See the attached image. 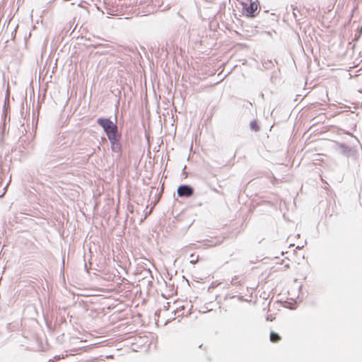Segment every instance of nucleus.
<instances>
[{
	"mask_svg": "<svg viewBox=\"0 0 362 362\" xmlns=\"http://www.w3.org/2000/svg\"><path fill=\"white\" fill-rule=\"evenodd\" d=\"M98 123L104 129L109 139H115L120 136L117 132V127L111 120L106 118H99Z\"/></svg>",
	"mask_w": 362,
	"mask_h": 362,
	"instance_id": "obj_1",
	"label": "nucleus"
},
{
	"mask_svg": "<svg viewBox=\"0 0 362 362\" xmlns=\"http://www.w3.org/2000/svg\"><path fill=\"white\" fill-rule=\"evenodd\" d=\"M186 304L182 300H176L173 303V312L175 317H180L189 314V310H186Z\"/></svg>",
	"mask_w": 362,
	"mask_h": 362,
	"instance_id": "obj_2",
	"label": "nucleus"
},
{
	"mask_svg": "<svg viewBox=\"0 0 362 362\" xmlns=\"http://www.w3.org/2000/svg\"><path fill=\"white\" fill-rule=\"evenodd\" d=\"M258 4L255 1L251 2L249 6L247 4H243V14L248 18L255 16V12L258 8Z\"/></svg>",
	"mask_w": 362,
	"mask_h": 362,
	"instance_id": "obj_3",
	"label": "nucleus"
},
{
	"mask_svg": "<svg viewBox=\"0 0 362 362\" xmlns=\"http://www.w3.org/2000/svg\"><path fill=\"white\" fill-rule=\"evenodd\" d=\"M194 248V247L193 245H189L184 247L182 249V253L184 255H189V262L193 264L198 262L199 257L196 252H192Z\"/></svg>",
	"mask_w": 362,
	"mask_h": 362,
	"instance_id": "obj_4",
	"label": "nucleus"
},
{
	"mask_svg": "<svg viewBox=\"0 0 362 362\" xmlns=\"http://www.w3.org/2000/svg\"><path fill=\"white\" fill-rule=\"evenodd\" d=\"M194 193V189L189 185H181L177 188V194L180 197H189Z\"/></svg>",
	"mask_w": 362,
	"mask_h": 362,
	"instance_id": "obj_5",
	"label": "nucleus"
},
{
	"mask_svg": "<svg viewBox=\"0 0 362 362\" xmlns=\"http://www.w3.org/2000/svg\"><path fill=\"white\" fill-rule=\"evenodd\" d=\"M120 136L115 137V139H109L111 143V148L113 151L119 153L121 151V144L119 143Z\"/></svg>",
	"mask_w": 362,
	"mask_h": 362,
	"instance_id": "obj_6",
	"label": "nucleus"
},
{
	"mask_svg": "<svg viewBox=\"0 0 362 362\" xmlns=\"http://www.w3.org/2000/svg\"><path fill=\"white\" fill-rule=\"evenodd\" d=\"M269 339L272 343H278L281 340V337L279 334L272 332L269 335Z\"/></svg>",
	"mask_w": 362,
	"mask_h": 362,
	"instance_id": "obj_7",
	"label": "nucleus"
},
{
	"mask_svg": "<svg viewBox=\"0 0 362 362\" xmlns=\"http://www.w3.org/2000/svg\"><path fill=\"white\" fill-rule=\"evenodd\" d=\"M250 127L252 130L255 132L259 130V127L255 121H253L250 123Z\"/></svg>",
	"mask_w": 362,
	"mask_h": 362,
	"instance_id": "obj_8",
	"label": "nucleus"
}]
</instances>
